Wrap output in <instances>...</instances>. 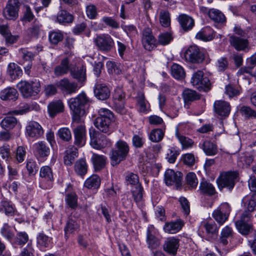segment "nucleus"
Masks as SVG:
<instances>
[{"instance_id": "13d9d810", "label": "nucleus", "mask_w": 256, "mask_h": 256, "mask_svg": "<svg viewBox=\"0 0 256 256\" xmlns=\"http://www.w3.org/2000/svg\"><path fill=\"white\" fill-rule=\"evenodd\" d=\"M26 168L28 174L30 176H35L38 170V166L36 162L32 159L28 160L26 164Z\"/></svg>"}, {"instance_id": "c9c22d12", "label": "nucleus", "mask_w": 256, "mask_h": 256, "mask_svg": "<svg viewBox=\"0 0 256 256\" xmlns=\"http://www.w3.org/2000/svg\"><path fill=\"white\" fill-rule=\"evenodd\" d=\"M199 190L200 193L209 196H213L216 193L214 186L211 183L206 180L200 182Z\"/></svg>"}, {"instance_id": "4d7b16f0", "label": "nucleus", "mask_w": 256, "mask_h": 256, "mask_svg": "<svg viewBox=\"0 0 256 256\" xmlns=\"http://www.w3.org/2000/svg\"><path fill=\"white\" fill-rule=\"evenodd\" d=\"M172 40V34L168 32L160 33L158 37V45L166 46Z\"/></svg>"}, {"instance_id": "ea45409f", "label": "nucleus", "mask_w": 256, "mask_h": 256, "mask_svg": "<svg viewBox=\"0 0 256 256\" xmlns=\"http://www.w3.org/2000/svg\"><path fill=\"white\" fill-rule=\"evenodd\" d=\"M182 97L185 103L188 104L200 98V95L196 91L186 89L183 91Z\"/></svg>"}, {"instance_id": "6e6552de", "label": "nucleus", "mask_w": 256, "mask_h": 256, "mask_svg": "<svg viewBox=\"0 0 256 256\" xmlns=\"http://www.w3.org/2000/svg\"><path fill=\"white\" fill-rule=\"evenodd\" d=\"M186 60L193 64L202 63L205 58V55L196 46H191L184 52Z\"/></svg>"}, {"instance_id": "58836bf2", "label": "nucleus", "mask_w": 256, "mask_h": 256, "mask_svg": "<svg viewBox=\"0 0 256 256\" xmlns=\"http://www.w3.org/2000/svg\"><path fill=\"white\" fill-rule=\"evenodd\" d=\"M18 121L16 118L8 115L4 118L0 122V126L5 130H8L12 129L17 124Z\"/></svg>"}, {"instance_id": "37998d69", "label": "nucleus", "mask_w": 256, "mask_h": 256, "mask_svg": "<svg viewBox=\"0 0 256 256\" xmlns=\"http://www.w3.org/2000/svg\"><path fill=\"white\" fill-rule=\"evenodd\" d=\"M176 136L182 144V150L191 148L194 146V142L192 140L180 134L178 130L176 132Z\"/></svg>"}, {"instance_id": "6e6d98bb", "label": "nucleus", "mask_w": 256, "mask_h": 256, "mask_svg": "<svg viewBox=\"0 0 256 256\" xmlns=\"http://www.w3.org/2000/svg\"><path fill=\"white\" fill-rule=\"evenodd\" d=\"M137 101L138 110L140 112L146 114L148 112L150 108L147 104V102H146L143 94H138Z\"/></svg>"}, {"instance_id": "69168bd1", "label": "nucleus", "mask_w": 256, "mask_h": 256, "mask_svg": "<svg viewBox=\"0 0 256 256\" xmlns=\"http://www.w3.org/2000/svg\"><path fill=\"white\" fill-rule=\"evenodd\" d=\"M204 72L201 70H198L192 75L191 78V82L192 84L196 88H200L201 86L200 81L204 78Z\"/></svg>"}, {"instance_id": "8fccbe9b", "label": "nucleus", "mask_w": 256, "mask_h": 256, "mask_svg": "<svg viewBox=\"0 0 256 256\" xmlns=\"http://www.w3.org/2000/svg\"><path fill=\"white\" fill-rule=\"evenodd\" d=\"M37 244L40 248H44L49 246L52 238L46 236L43 232L38 234L37 236Z\"/></svg>"}, {"instance_id": "bb28decb", "label": "nucleus", "mask_w": 256, "mask_h": 256, "mask_svg": "<svg viewBox=\"0 0 256 256\" xmlns=\"http://www.w3.org/2000/svg\"><path fill=\"white\" fill-rule=\"evenodd\" d=\"M70 61L68 58L62 59L60 64L56 66L54 68V74L56 77L62 76L66 74L70 71Z\"/></svg>"}, {"instance_id": "a878e982", "label": "nucleus", "mask_w": 256, "mask_h": 256, "mask_svg": "<svg viewBox=\"0 0 256 256\" xmlns=\"http://www.w3.org/2000/svg\"><path fill=\"white\" fill-rule=\"evenodd\" d=\"M216 35V32L210 27L206 26L199 31L196 36V38L204 42L212 40Z\"/></svg>"}, {"instance_id": "3c124183", "label": "nucleus", "mask_w": 256, "mask_h": 256, "mask_svg": "<svg viewBox=\"0 0 256 256\" xmlns=\"http://www.w3.org/2000/svg\"><path fill=\"white\" fill-rule=\"evenodd\" d=\"M28 236L25 232H18L14 239V242L18 245L23 246L28 241Z\"/></svg>"}, {"instance_id": "a18cd8bd", "label": "nucleus", "mask_w": 256, "mask_h": 256, "mask_svg": "<svg viewBox=\"0 0 256 256\" xmlns=\"http://www.w3.org/2000/svg\"><path fill=\"white\" fill-rule=\"evenodd\" d=\"M78 228L77 222L72 219H68L64 228V236L66 238L76 231Z\"/></svg>"}, {"instance_id": "1a4fd4ad", "label": "nucleus", "mask_w": 256, "mask_h": 256, "mask_svg": "<svg viewBox=\"0 0 256 256\" xmlns=\"http://www.w3.org/2000/svg\"><path fill=\"white\" fill-rule=\"evenodd\" d=\"M251 217V214L244 212L242 214L240 219L235 223L238 231L243 235H247L252 231V225L250 222Z\"/></svg>"}, {"instance_id": "7c9ffc66", "label": "nucleus", "mask_w": 256, "mask_h": 256, "mask_svg": "<svg viewBox=\"0 0 256 256\" xmlns=\"http://www.w3.org/2000/svg\"><path fill=\"white\" fill-rule=\"evenodd\" d=\"M90 160L95 170L100 171L105 166L107 162V158L103 155L92 153Z\"/></svg>"}, {"instance_id": "e2e57ef3", "label": "nucleus", "mask_w": 256, "mask_h": 256, "mask_svg": "<svg viewBox=\"0 0 256 256\" xmlns=\"http://www.w3.org/2000/svg\"><path fill=\"white\" fill-rule=\"evenodd\" d=\"M242 114L246 118H256V112L248 106H242L240 109Z\"/></svg>"}, {"instance_id": "c85d7f7f", "label": "nucleus", "mask_w": 256, "mask_h": 256, "mask_svg": "<svg viewBox=\"0 0 256 256\" xmlns=\"http://www.w3.org/2000/svg\"><path fill=\"white\" fill-rule=\"evenodd\" d=\"M48 110L50 116L54 117L57 114L63 112L64 105L61 100H57L50 102L48 106Z\"/></svg>"}, {"instance_id": "4be33fe9", "label": "nucleus", "mask_w": 256, "mask_h": 256, "mask_svg": "<svg viewBox=\"0 0 256 256\" xmlns=\"http://www.w3.org/2000/svg\"><path fill=\"white\" fill-rule=\"evenodd\" d=\"M215 112L222 117H227L230 112V106L228 102L224 100H216L214 102Z\"/></svg>"}, {"instance_id": "de8ad7c7", "label": "nucleus", "mask_w": 256, "mask_h": 256, "mask_svg": "<svg viewBox=\"0 0 256 256\" xmlns=\"http://www.w3.org/2000/svg\"><path fill=\"white\" fill-rule=\"evenodd\" d=\"M42 24L38 21L35 20L31 26L28 29V34L32 37H38L42 31Z\"/></svg>"}, {"instance_id": "0eeeda50", "label": "nucleus", "mask_w": 256, "mask_h": 256, "mask_svg": "<svg viewBox=\"0 0 256 256\" xmlns=\"http://www.w3.org/2000/svg\"><path fill=\"white\" fill-rule=\"evenodd\" d=\"M90 146L96 150H100L106 147L110 146L112 142L104 135L96 132L95 130L90 132Z\"/></svg>"}, {"instance_id": "2f4dec72", "label": "nucleus", "mask_w": 256, "mask_h": 256, "mask_svg": "<svg viewBox=\"0 0 256 256\" xmlns=\"http://www.w3.org/2000/svg\"><path fill=\"white\" fill-rule=\"evenodd\" d=\"M209 18L216 23L224 24L226 22V18L224 14L220 10L210 8L208 12Z\"/></svg>"}, {"instance_id": "473e14b6", "label": "nucleus", "mask_w": 256, "mask_h": 256, "mask_svg": "<svg viewBox=\"0 0 256 256\" xmlns=\"http://www.w3.org/2000/svg\"><path fill=\"white\" fill-rule=\"evenodd\" d=\"M244 206L248 209L250 214L251 212L254 210L256 206V193H250V196H246L242 200Z\"/></svg>"}, {"instance_id": "79ce46f5", "label": "nucleus", "mask_w": 256, "mask_h": 256, "mask_svg": "<svg viewBox=\"0 0 256 256\" xmlns=\"http://www.w3.org/2000/svg\"><path fill=\"white\" fill-rule=\"evenodd\" d=\"M100 178L96 174H93L86 180L84 186L89 189H96L100 186Z\"/></svg>"}, {"instance_id": "aec40b11", "label": "nucleus", "mask_w": 256, "mask_h": 256, "mask_svg": "<svg viewBox=\"0 0 256 256\" xmlns=\"http://www.w3.org/2000/svg\"><path fill=\"white\" fill-rule=\"evenodd\" d=\"M184 224L182 220L177 219L174 221L166 222L163 226V230L165 232L174 234L181 230Z\"/></svg>"}, {"instance_id": "4468645a", "label": "nucleus", "mask_w": 256, "mask_h": 256, "mask_svg": "<svg viewBox=\"0 0 256 256\" xmlns=\"http://www.w3.org/2000/svg\"><path fill=\"white\" fill-rule=\"evenodd\" d=\"M56 86L63 92L68 94H71L77 92L80 88L78 84L75 82H70L68 78H64L56 82Z\"/></svg>"}, {"instance_id": "f3484780", "label": "nucleus", "mask_w": 256, "mask_h": 256, "mask_svg": "<svg viewBox=\"0 0 256 256\" xmlns=\"http://www.w3.org/2000/svg\"><path fill=\"white\" fill-rule=\"evenodd\" d=\"M180 246V240L176 237L168 238L163 244V249L164 252L170 255L174 256L176 254Z\"/></svg>"}, {"instance_id": "09e8293b", "label": "nucleus", "mask_w": 256, "mask_h": 256, "mask_svg": "<svg viewBox=\"0 0 256 256\" xmlns=\"http://www.w3.org/2000/svg\"><path fill=\"white\" fill-rule=\"evenodd\" d=\"M164 130L161 128L152 130L150 134L149 139L152 142H157L161 141L164 138Z\"/></svg>"}, {"instance_id": "603ef678", "label": "nucleus", "mask_w": 256, "mask_h": 256, "mask_svg": "<svg viewBox=\"0 0 256 256\" xmlns=\"http://www.w3.org/2000/svg\"><path fill=\"white\" fill-rule=\"evenodd\" d=\"M56 134L60 140L64 142H69L72 138L71 132L68 128L64 127L60 128Z\"/></svg>"}, {"instance_id": "338daca9", "label": "nucleus", "mask_w": 256, "mask_h": 256, "mask_svg": "<svg viewBox=\"0 0 256 256\" xmlns=\"http://www.w3.org/2000/svg\"><path fill=\"white\" fill-rule=\"evenodd\" d=\"M24 8V14L20 20L22 22H30L34 19V16L28 6L26 5Z\"/></svg>"}, {"instance_id": "864d4df0", "label": "nucleus", "mask_w": 256, "mask_h": 256, "mask_svg": "<svg viewBox=\"0 0 256 256\" xmlns=\"http://www.w3.org/2000/svg\"><path fill=\"white\" fill-rule=\"evenodd\" d=\"M200 227L204 228L208 234H214L218 232V228L214 222L204 220L202 222Z\"/></svg>"}, {"instance_id": "f704fd0d", "label": "nucleus", "mask_w": 256, "mask_h": 256, "mask_svg": "<svg viewBox=\"0 0 256 256\" xmlns=\"http://www.w3.org/2000/svg\"><path fill=\"white\" fill-rule=\"evenodd\" d=\"M18 96L16 90L12 88H8L0 92V98L4 100H16L18 98Z\"/></svg>"}, {"instance_id": "72a5a7b5", "label": "nucleus", "mask_w": 256, "mask_h": 256, "mask_svg": "<svg viewBox=\"0 0 256 256\" xmlns=\"http://www.w3.org/2000/svg\"><path fill=\"white\" fill-rule=\"evenodd\" d=\"M7 72L12 80L19 78L22 75L21 68L14 62H11L8 65Z\"/></svg>"}, {"instance_id": "0e129e2a", "label": "nucleus", "mask_w": 256, "mask_h": 256, "mask_svg": "<svg viewBox=\"0 0 256 256\" xmlns=\"http://www.w3.org/2000/svg\"><path fill=\"white\" fill-rule=\"evenodd\" d=\"M86 12L87 17L90 20L96 18L98 14L97 8L93 4H90L86 6Z\"/></svg>"}, {"instance_id": "a211bd4d", "label": "nucleus", "mask_w": 256, "mask_h": 256, "mask_svg": "<svg viewBox=\"0 0 256 256\" xmlns=\"http://www.w3.org/2000/svg\"><path fill=\"white\" fill-rule=\"evenodd\" d=\"M74 144L78 147L83 146L86 142V130L84 125L80 124L73 130Z\"/></svg>"}, {"instance_id": "5701e85b", "label": "nucleus", "mask_w": 256, "mask_h": 256, "mask_svg": "<svg viewBox=\"0 0 256 256\" xmlns=\"http://www.w3.org/2000/svg\"><path fill=\"white\" fill-rule=\"evenodd\" d=\"M94 94L97 98L104 100L110 97V92L106 84L97 82L94 86Z\"/></svg>"}, {"instance_id": "f8f14e48", "label": "nucleus", "mask_w": 256, "mask_h": 256, "mask_svg": "<svg viewBox=\"0 0 256 256\" xmlns=\"http://www.w3.org/2000/svg\"><path fill=\"white\" fill-rule=\"evenodd\" d=\"M20 3L18 0H8L4 10V15L6 18L15 20L18 16Z\"/></svg>"}, {"instance_id": "f03ea898", "label": "nucleus", "mask_w": 256, "mask_h": 256, "mask_svg": "<svg viewBox=\"0 0 256 256\" xmlns=\"http://www.w3.org/2000/svg\"><path fill=\"white\" fill-rule=\"evenodd\" d=\"M99 116L94 121V126L104 133H110V126L114 120V116L109 110L101 108L98 110Z\"/></svg>"}, {"instance_id": "cd10ccee", "label": "nucleus", "mask_w": 256, "mask_h": 256, "mask_svg": "<svg viewBox=\"0 0 256 256\" xmlns=\"http://www.w3.org/2000/svg\"><path fill=\"white\" fill-rule=\"evenodd\" d=\"M229 40L231 46L238 51L244 50L248 46V40L234 35L230 36Z\"/></svg>"}, {"instance_id": "20e7f679", "label": "nucleus", "mask_w": 256, "mask_h": 256, "mask_svg": "<svg viewBox=\"0 0 256 256\" xmlns=\"http://www.w3.org/2000/svg\"><path fill=\"white\" fill-rule=\"evenodd\" d=\"M238 173L235 171L224 172L220 174L216 179L218 188L222 190L224 188L232 191L234 188Z\"/></svg>"}, {"instance_id": "680f3d73", "label": "nucleus", "mask_w": 256, "mask_h": 256, "mask_svg": "<svg viewBox=\"0 0 256 256\" xmlns=\"http://www.w3.org/2000/svg\"><path fill=\"white\" fill-rule=\"evenodd\" d=\"M224 93L230 98H232L238 96L240 92L238 88L232 84H228L225 87Z\"/></svg>"}, {"instance_id": "423d86ee", "label": "nucleus", "mask_w": 256, "mask_h": 256, "mask_svg": "<svg viewBox=\"0 0 256 256\" xmlns=\"http://www.w3.org/2000/svg\"><path fill=\"white\" fill-rule=\"evenodd\" d=\"M94 45L98 50L102 52H108L114 46V41L111 36L107 34L98 35L94 39Z\"/></svg>"}, {"instance_id": "ddd939ff", "label": "nucleus", "mask_w": 256, "mask_h": 256, "mask_svg": "<svg viewBox=\"0 0 256 256\" xmlns=\"http://www.w3.org/2000/svg\"><path fill=\"white\" fill-rule=\"evenodd\" d=\"M26 134L30 138L36 139L41 138L44 134L42 126L37 122L31 120L26 126Z\"/></svg>"}, {"instance_id": "39448f33", "label": "nucleus", "mask_w": 256, "mask_h": 256, "mask_svg": "<svg viewBox=\"0 0 256 256\" xmlns=\"http://www.w3.org/2000/svg\"><path fill=\"white\" fill-rule=\"evenodd\" d=\"M116 150H112L110 156L111 164L113 166L125 160L130 150L128 145L122 140H119L116 142Z\"/></svg>"}, {"instance_id": "5fc2aeb1", "label": "nucleus", "mask_w": 256, "mask_h": 256, "mask_svg": "<svg viewBox=\"0 0 256 256\" xmlns=\"http://www.w3.org/2000/svg\"><path fill=\"white\" fill-rule=\"evenodd\" d=\"M160 22L164 27H168L170 24L169 12L166 10H162L160 12Z\"/></svg>"}, {"instance_id": "dca6fc26", "label": "nucleus", "mask_w": 256, "mask_h": 256, "mask_svg": "<svg viewBox=\"0 0 256 256\" xmlns=\"http://www.w3.org/2000/svg\"><path fill=\"white\" fill-rule=\"evenodd\" d=\"M40 176L42 180L46 181L48 184L44 185L41 182V187L44 189H48L52 187V182L54 180L53 173L51 168L48 166H42L40 171Z\"/></svg>"}, {"instance_id": "a19ab883", "label": "nucleus", "mask_w": 256, "mask_h": 256, "mask_svg": "<svg viewBox=\"0 0 256 256\" xmlns=\"http://www.w3.org/2000/svg\"><path fill=\"white\" fill-rule=\"evenodd\" d=\"M78 156V150L76 148L66 151V155L64 156V164L67 166H72L75 159Z\"/></svg>"}, {"instance_id": "412c9836", "label": "nucleus", "mask_w": 256, "mask_h": 256, "mask_svg": "<svg viewBox=\"0 0 256 256\" xmlns=\"http://www.w3.org/2000/svg\"><path fill=\"white\" fill-rule=\"evenodd\" d=\"M70 75L73 78L78 80L80 84V86H82L86 79V68L82 65L78 66H70Z\"/></svg>"}, {"instance_id": "6ab92c4d", "label": "nucleus", "mask_w": 256, "mask_h": 256, "mask_svg": "<svg viewBox=\"0 0 256 256\" xmlns=\"http://www.w3.org/2000/svg\"><path fill=\"white\" fill-rule=\"evenodd\" d=\"M33 148L35 155L40 158H46L50 154V148L48 144L44 141L34 144Z\"/></svg>"}, {"instance_id": "b1692460", "label": "nucleus", "mask_w": 256, "mask_h": 256, "mask_svg": "<svg viewBox=\"0 0 256 256\" xmlns=\"http://www.w3.org/2000/svg\"><path fill=\"white\" fill-rule=\"evenodd\" d=\"M200 148L208 156H214L217 154L218 149L217 146L210 140H205L199 144Z\"/></svg>"}, {"instance_id": "7ed1b4c3", "label": "nucleus", "mask_w": 256, "mask_h": 256, "mask_svg": "<svg viewBox=\"0 0 256 256\" xmlns=\"http://www.w3.org/2000/svg\"><path fill=\"white\" fill-rule=\"evenodd\" d=\"M22 96L25 98L36 96L40 91V84L38 80L22 81L18 84Z\"/></svg>"}, {"instance_id": "f257e3e1", "label": "nucleus", "mask_w": 256, "mask_h": 256, "mask_svg": "<svg viewBox=\"0 0 256 256\" xmlns=\"http://www.w3.org/2000/svg\"><path fill=\"white\" fill-rule=\"evenodd\" d=\"M88 102L89 99L84 92L80 94L76 97L68 100V104L72 112L74 122H80V117L85 114V108Z\"/></svg>"}, {"instance_id": "774afa93", "label": "nucleus", "mask_w": 256, "mask_h": 256, "mask_svg": "<svg viewBox=\"0 0 256 256\" xmlns=\"http://www.w3.org/2000/svg\"><path fill=\"white\" fill-rule=\"evenodd\" d=\"M186 181L188 185L192 188H196L198 184L196 174L193 172H188L186 176Z\"/></svg>"}, {"instance_id": "9d476101", "label": "nucleus", "mask_w": 256, "mask_h": 256, "mask_svg": "<svg viewBox=\"0 0 256 256\" xmlns=\"http://www.w3.org/2000/svg\"><path fill=\"white\" fill-rule=\"evenodd\" d=\"M142 42L144 48L148 51L152 50L158 46L157 40L150 28H146L142 30Z\"/></svg>"}, {"instance_id": "393cba45", "label": "nucleus", "mask_w": 256, "mask_h": 256, "mask_svg": "<svg viewBox=\"0 0 256 256\" xmlns=\"http://www.w3.org/2000/svg\"><path fill=\"white\" fill-rule=\"evenodd\" d=\"M154 227L150 226L146 230V242L148 247L151 249H156L159 247L160 244V240L154 234Z\"/></svg>"}, {"instance_id": "9b49d317", "label": "nucleus", "mask_w": 256, "mask_h": 256, "mask_svg": "<svg viewBox=\"0 0 256 256\" xmlns=\"http://www.w3.org/2000/svg\"><path fill=\"white\" fill-rule=\"evenodd\" d=\"M230 207L228 203L222 204L212 213V216L220 225L223 224L228 220L230 212Z\"/></svg>"}, {"instance_id": "e433bc0d", "label": "nucleus", "mask_w": 256, "mask_h": 256, "mask_svg": "<svg viewBox=\"0 0 256 256\" xmlns=\"http://www.w3.org/2000/svg\"><path fill=\"white\" fill-rule=\"evenodd\" d=\"M170 74L174 78L178 80H182L186 76V72L182 66L175 63L171 66Z\"/></svg>"}, {"instance_id": "bf43d9fd", "label": "nucleus", "mask_w": 256, "mask_h": 256, "mask_svg": "<svg viewBox=\"0 0 256 256\" xmlns=\"http://www.w3.org/2000/svg\"><path fill=\"white\" fill-rule=\"evenodd\" d=\"M180 154V150H176L175 148L170 147L168 150L166 158L170 163L174 164L176 162L177 156Z\"/></svg>"}, {"instance_id": "052dcab7", "label": "nucleus", "mask_w": 256, "mask_h": 256, "mask_svg": "<svg viewBox=\"0 0 256 256\" xmlns=\"http://www.w3.org/2000/svg\"><path fill=\"white\" fill-rule=\"evenodd\" d=\"M0 232L2 236L10 242H12L14 238V234L11 228L8 224H4L1 228Z\"/></svg>"}, {"instance_id": "c03bdc74", "label": "nucleus", "mask_w": 256, "mask_h": 256, "mask_svg": "<svg viewBox=\"0 0 256 256\" xmlns=\"http://www.w3.org/2000/svg\"><path fill=\"white\" fill-rule=\"evenodd\" d=\"M64 38V34L60 30H54L49 32L48 40L51 44L56 45Z\"/></svg>"}, {"instance_id": "4c0bfd02", "label": "nucleus", "mask_w": 256, "mask_h": 256, "mask_svg": "<svg viewBox=\"0 0 256 256\" xmlns=\"http://www.w3.org/2000/svg\"><path fill=\"white\" fill-rule=\"evenodd\" d=\"M56 20L60 24L72 23L74 20V16L68 11L61 10L57 14Z\"/></svg>"}, {"instance_id": "49530a36", "label": "nucleus", "mask_w": 256, "mask_h": 256, "mask_svg": "<svg viewBox=\"0 0 256 256\" xmlns=\"http://www.w3.org/2000/svg\"><path fill=\"white\" fill-rule=\"evenodd\" d=\"M74 171L79 176L85 175L88 171V166L84 159L77 160L74 164Z\"/></svg>"}, {"instance_id": "c756f323", "label": "nucleus", "mask_w": 256, "mask_h": 256, "mask_svg": "<svg viewBox=\"0 0 256 256\" xmlns=\"http://www.w3.org/2000/svg\"><path fill=\"white\" fill-rule=\"evenodd\" d=\"M178 18L182 29L185 32L192 30L194 26V20L187 14H180Z\"/></svg>"}, {"instance_id": "2eb2a0df", "label": "nucleus", "mask_w": 256, "mask_h": 256, "mask_svg": "<svg viewBox=\"0 0 256 256\" xmlns=\"http://www.w3.org/2000/svg\"><path fill=\"white\" fill-rule=\"evenodd\" d=\"M182 176V172L168 169L164 174L165 183L168 186L175 184L176 187H178L181 185Z\"/></svg>"}]
</instances>
